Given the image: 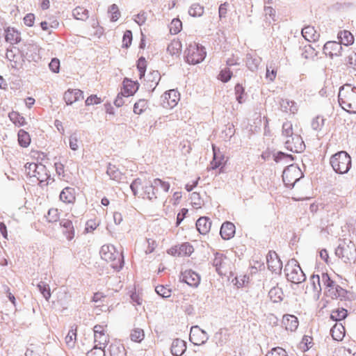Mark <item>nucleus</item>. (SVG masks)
<instances>
[{
	"label": "nucleus",
	"mask_w": 356,
	"mask_h": 356,
	"mask_svg": "<svg viewBox=\"0 0 356 356\" xmlns=\"http://www.w3.org/2000/svg\"><path fill=\"white\" fill-rule=\"evenodd\" d=\"M9 118L17 127L24 126L26 123L25 118L16 111L10 112Z\"/></svg>",
	"instance_id": "39"
},
{
	"label": "nucleus",
	"mask_w": 356,
	"mask_h": 356,
	"mask_svg": "<svg viewBox=\"0 0 356 356\" xmlns=\"http://www.w3.org/2000/svg\"><path fill=\"white\" fill-rule=\"evenodd\" d=\"M211 227V222L207 217H201L196 222V227L198 232L202 234H207Z\"/></svg>",
	"instance_id": "28"
},
{
	"label": "nucleus",
	"mask_w": 356,
	"mask_h": 356,
	"mask_svg": "<svg viewBox=\"0 0 356 356\" xmlns=\"http://www.w3.org/2000/svg\"><path fill=\"white\" fill-rule=\"evenodd\" d=\"M107 174L111 178L117 181H121L124 179V175L119 170L115 165L109 164L107 168Z\"/></svg>",
	"instance_id": "32"
},
{
	"label": "nucleus",
	"mask_w": 356,
	"mask_h": 356,
	"mask_svg": "<svg viewBox=\"0 0 356 356\" xmlns=\"http://www.w3.org/2000/svg\"><path fill=\"white\" fill-rule=\"evenodd\" d=\"M277 69L274 67H267L266 77L270 81H273L277 76Z\"/></svg>",
	"instance_id": "63"
},
{
	"label": "nucleus",
	"mask_w": 356,
	"mask_h": 356,
	"mask_svg": "<svg viewBox=\"0 0 356 356\" xmlns=\"http://www.w3.org/2000/svg\"><path fill=\"white\" fill-rule=\"evenodd\" d=\"M236 259L227 254L217 252L214 255L213 264L220 275L232 276L235 269Z\"/></svg>",
	"instance_id": "2"
},
{
	"label": "nucleus",
	"mask_w": 356,
	"mask_h": 356,
	"mask_svg": "<svg viewBox=\"0 0 356 356\" xmlns=\"http://www.w3.org/2000/svg\"><path fill=\"white\" fill-rule=\"evenodd\" d=\"M348 316V311L344 308L339 307L332 311L330 318L336 321L343 320Z\"/></svg>",
	"instance_id": "37"
},
{
	"label": "nucleus",
	"mask_w": 356,
	"mask_h": 356,
	"mask_svg": "<svg viewBox=\"0 0 356 356\" xmlns=\"http://www.w3.org/2000/svg\"><path fill=\"white\" fill-rule=\"evenodd\" d=\"M132 42V33L129 30H127L124 33L123 38H122V47L125 48H128Z\"/></svg>",
	"instance_id": "58"
},
{
	"label": "nucleus",
	"mask_w": 356,
	"mask_h": 356,
	"mask_svg": "<svg viewBox=\"0 0 356 356\" xmlns=\"http://www.w3.org/2000/svg\"><path fill=\"white\" fill-rule=\"evenodd\" d=\"M147 67V61L144 58H140L137 63V69L139 72V77L141 79L145 73Z\"/></svg>",
	"instance_id": "55"
},
{
	"label": "nucleus",
	"mask_w": 356,
	"mask_h": 356,
	"mask_svg": "<svg viewBox=\"0 0 356 356\" xmlns=\"http://www.w3.org/2000/svg\"><path fill=\"white\" fill-rule=\"evenodd\" d=\"M31 139L29 134L24 129L18 132V143L22 147H27L31 143Z\"/></svg>",
	"instance_id": "36"
},
{
	"label": "nucleus",
	"mask_w": 356,
	"mask_h": 356,
	"mask_svg": "<svg viewBox=\"0 0 356 356\" xmlns=\"http://www.w3.org/2000/svg\"><path fill=\"white\" fill-rule=\"evenodd\" d=\"M153 186L161 188L163 192H168L170 189V185L168 181H163L160 179H155L153 181Z\"/></svg>",
	"instance_id": "52"
},
{
	"label": "nucleus",
	"mask_w": 356,
	"mask_h": 356,
	"mask_svg": "<svg viewBox=\"0 0 356 356\" xmlns=\"http://www.w3.org/2000/svg\"><path fill=\"white\" fill-rule=\"evenodd\" d=\"M108 12L111 14V20L112 22H116L121 15L119 8L116 4H112L109 8Z\"/></svg>",
	"instance_id": "54"
},
{
	"label": "nucleus",
	"mask_w": 356,
	"mask_h": 356,
	"mask_svg": "<svg viewBox=\"0 0 356 356\" xmlns=\"http://www.w3.org/2000/svg\"><path fill=\"white\" fill-rule=\"evenodd\" d=\"M46 218L49 222H57L60 218V213L56 208H51L48 211Z\"/></svg>",
	"instance_id": "48"
},
{
	"label": "nucleus",
	"mask_w": 356,
	"mask_h": 356,
	"mask_svg": "<svg viewBox=\"0 0 356 356\" xmlns=\"http://www.w3.org/2000/svg\"><path fill=\"white\" fill-rule=\"evenodd\" d=\"M73 16L78 20H86L88 17V11L83 7L77 6L72 11Z\"/></svg>",
	"instance_id": "40"
},
{
	"label": "nucleus",
	"mask_w": 356,
	"mask_h": 356,
	"mask_svg": "<svg viewBox=\"0 0 356 356\" xmlns=\"http://www.w3.org/2000/svg\"><path fill=\"white\" fill-rule=\"evenodd\" d=\"M302 129L296 124V134L287 138L285 142L286 149L293 152H301L305 149V145L301 137Z\"/></svg>",
	"instance_id": "8"
},
{
	"label": "nucleus",
	"mask_w": 356,
	"mask_h": 356,
	"mask_svg": "<svg viewBox=\"0 0 356 356\" xmlns=\"http://www.w3.org/2000/svg\"><path fill=\"white\" fill-rule=\"evenodd\" d=\"M75 191L71 187H65L60 194V200L64 203L70 204L75 201Z\"/></svg>",
	"instance_id": "27"
},
{
	"label": "nucleus",
	"mask_w": 356,
	"mask_h": 356,
	"mask_svg": "<svg viewBox=\"0 0 356 356\" xmlns=\"http://www.w3.org/2000/svg\"><path fill=\"white\" fill-rule=\"evenodd\" d=\"M139 83L130 79L125 78L122 82L121 92L124 97H129L133 96L138 90Z\"/></svg>",
	"instance_id": "16"
},
{
	"label": "nucleus",
	"mask_w": 356,
	"mask_h": 356,
	"mask_svg": "<svg viewBox=\"0 0 356 356\" xmlns=\"http://www.w3.org/2000/svg\"><path fill=\"white\" fill-rule=\"evenodd\" d=\"M155 291L163 298H168L172 293V290L168 285H159L156 287Z\"/></svg>",
	"instance_id": "46"
},
{
	"label": "nucleus",
	"mask_w": 356,
	"mask_h": 356,
	"mask_svg": "<svg viewBox=\"0 0 356 356\" xmlns=\"http://www.w3.org/2000/svg\"><path fill=\"white\" fill-rule=\"evenodd\" d=\"M205 56L204 47L196 43L190 44L186 50V61L191 65L201 63Z\"/></svg>",
	"instance_id": "7"
},
{
	"label": "nucleus",
	"mask_w": 356,
	"mask_h": 356,
	"mask_svg": "<svg viewBox=\"0 0 356 356\" xmlns=\"http://www.w3.org/2000/svg\"><path fill=\"white\" fill-rule=\"evenodd\" d=\"M76 328H72L69 330L67 334L65 337V341L68 346L72 347L76 341Z\"/></svg>",
	"instance_id": "51"
},
{
	"label": "nucleus",
	"mask_w": 356,
	"mask_h": 356,
	"mask_svg": "<svg viewBox=\"0 0 356 356\" xmlns=\"http://www.w3.org/2000/svg\"><path fill=\"white\" fill-rule=\"evenodd\" d=\"M321 282L327 296L334 299L341 294L343 289L331 280L327 273H322Z\"/></svg>",
	"instance_id": "10"
},
{
	"label": "nucleus",
	"mask_w": 356,
	"mask_h": 356,
	"mask_svg": "<svg viewBox=\"0 0 356 356\" xmlns=\"http://www.w3.org/2000/svg\"><path fill=\"white\" fill-rule=\"evenodd\" d=\"M189 338L194 345L200 346L207 341L208 335L206 332L198 326H193L191 329Z\"/></svg>",
	"instance_id": "14"
},
{
	"label": "nucleus",
	"mask_w": 356,
	"mask_h": 356,
	"mask_svg": "<svg viewBox=\"0 0 356 356\" xmlns=\"http://www.w3.org/2000/svg\"><path fill=\"white\" fill-rule=\"evenodd\" d=\"M233 75L232 72L229 67L222 69L218 76V79L222 82L227 83L229 81Z\"/></svg>",
	"instance_id": "44"
},
{
	"label": "nucleus",
	"mask_w": 356,
	"mask_h": 356,
	"mask_svg": "<svg viewBox=\"0 0 356 356\" xmlns=\"http://www.w3.org/2000/svg\"><path fill=\"white\" fill-rule=\"evenodd\" d=\"M6 41L12 44H17L21 41L20 33L14 28L8 27L5 30Z\"/></svg>",
	"instance_id": "25"
},
{
	"label": "nucleus",
	"mask_w": 356,
	"mask_h": 356,
	"mask_svg": "<svg viewBox=\"0 0 356 356\" xmlns=\"http://www.w3.org/2000/svg\"><path fill=\"white\" fill-rule=\"evenodd\" d=\"M105 347H100L95 345L94 348L91 349L87 354L88 356H105Z\"/></svg>",
	"instance_id": "56"
},
{
	"label": "nucleus",
	"mask_w": 356,
	"mask_h": 356,
	"mask_svg": "<svg viewBox=\"0 0 356 356\" xmlns=\"http://www.w3.org/2000/svg\"><path fill=\"white\" fill-rule=\"evenodd\" d=\"M302 35L309 42H316L320 38V33L312 26H307L302 29Z\"/></svg>",
	"instance_id": "24"
},
{
	"label": "nucleus",
	"mask_w": 356,
	"mask_h": 356,
	"mask_svg": "<svg viewBox=\"0 0 356 356\" xmlns=\"http://www.w3.org/2000/svg\"><path fill=\"white\" fill-rule=\"evenodd\" d=\"M37 287L45 300L48 301L51 296L49 285L44 282L41 281L38 284Z\"/></svg>",
	"instance_id": "38"
},
{
	"label": "nucleus",
	"mask_w": 356,
	"mask_h": 356,
	"mask_svg": "<svg viewBox=\"0 0 356 356\" xmlns=\"http://www.w3.org/2000/svg\"><path fill=\"white\" fill-rule=\"evenodd\" d=\"M147 108V102L145 99H139L134 106V112L140 115Z\"/></svg>",
	"instance_id": "47"
},
{
	"label": "nucleus",
	"mask_w": 356,
	"mask_h": 356,
	"mask_svg": "<svg viewBox=\"0 0 356 356\" xmlns=\"http://www.w3.org/2000/svg\"><path fill=\"white\" fill-rule=\"evenodd\" d=\"M109 353L111 356H127V351L124 345L119 341H114L110 346Z\"/></svg>",
	"instance_id": "26"
},
{
	"label": "nucleus",
	"mask_w": 356,
	"mask_h": 356,
	"mask_svg": "<svg viewBox=\"0 0 356 356\" xmlns=\"http://www.w3.org/2000/svg\"><path fill=\"white\" fill-rule=\"evenodd\" d=\"M180 95L176 90H170L161 97V104L165 108H172L179 102Z\"/></svg>",
	"instance_id": "13"
},
{
	"label": "nucleus",
	"mask_w": 356,
	"mask_h": 356,
	"mask_svg": "<svg viewBox=\"0 0 356 356\" xmlns=\"http://www.w3.org/2000/svg\"><path fill=\"white\" fill-rule=\"evenodd\" d=\"M284 271L286 279L292 283L300 284L305 280V275L296 259L287 262Z\"/></svg>",
	"instance_id": "6"
},
{
	"label": "nucleus",
	"mask_w": 356,
	"mask_h": 356,
	"mask_svg": "<svg viewBox=\"0 0 356 356\" xmlns=\"http://www.w3.org/2000/svg\"><path fill=\"white\" fill-rule=\"evenodd\" d=\"M94 343L96 346L106 347L110 340L106 323L95 325L93 327Z\"/></svg>",
	"instance_id": "9"
},
{
	"label": "nucleus",
	"mask_w": 356,
	"mask_h": 356,
	"mask_svg": "<svg viewBox=\"0 0 356 356\" xmlns=\"http://www.w3.org/2000/svg\"><path fill=\"white\" fill-rule=\"evenodd\" d=\"M296 134V125L293 127L290 121L285 122L282 125V134L287 138Z\"/></svg>",
	"instance_id": "42"
},
{
	"label": "nucleus",
	"mask_w": 356,
	"mask_h": 356,
	"mask_svg": "<svg viewBox=\"0 0 356 356\" xmlns=\"http://www.w3.org/2000/svg\"><path fill=\"white\" fill-rule=\"evenodd\" d=\"M188 12L193 17H200L203 14L204 8L200 5H193L190 8Z\"/></svg>",
	"instance_id": "57"
},
{
	"label": "nucleus",
	"mask_w": 356,
	"mask_h": 356,
	"mask_svg": "<svg viewBox=\"0 0 356 356\" xmlns=\"http://www.w3.org/2000/svg\"><path fill=\"white\" fill-rule=\"evenodd\" d=\"M102 102L101 98L97 97L96 95H92L89 96L85 103L86 106H92L95 104H99Z\"/></svg>",
	"instance_id": "64"
},
{
	"label": "nucleus",
	"mask_w": 356,
	"mask_h": 356,
	"mask_svg": "<svg viewBox=\"0 0 356 356\" xmlns=\"http://www.w3.org/2000/svg\"><path fill=\"white\" fill-rule=\"evenodd\" d=\"M181 280L188 285L196 287L200 282V277L195 272L191 270H186L181 274Z\"/></svg>",
	"instance_id": "20"
},
{
	"label": "nucleus",
	"mask_w": 356,
	"mask_h": 356,
	"mask_svg": "<svg viewBox=\"0 0 356 356\" xmlns=\"http://www.w3.org/2000/svg\"><path fill=\"white\" fill-rule=\"evenodd\" d=\"M330 164L336 172L344 174L351 168V158L346 152L341 151L331 157Z\"/></svg>",
	"instance_id": "5"
},
{
	"label": "nucleus",
	"mask_w": 356,
	"mask_h": 356,
	"mask_svg": "<svg viewBox=\"0 0 356 356\" xmlns=\"http://www.w3.org/2000/svg\"><path fill=\"white\" fill-rule=\"evenodd\" d=\"M310 281L315 291L318 292L321 290V277L318 275H313L310 278Z\"/></svg>",
	"instance_id": "53"
},
{
	"label": "nucleus",
	"mask_w": 356,
	"mask_h": 356,
	"mask_svg": "<svg viewBox=\"0 0 356 356\" xmlns=\"http://www.w3.org/2000/svg\"><path fill=\"white\" fill-rule=\"evenodd\" d=\"M193 252L194 248L188 242L174 245L167 250L168 254L179 257H190Z\"/></svg>",
	"instance_id": "12"
},
{
	"label": "nucleus",
	"mask_w": 356,
	"mask_h": 356,
	"mask_svg": "<svg viewBox=\"0 0 356 356\" xmlns=\"http://www.w3.org/2000/svg\"><path fill=\"white\" fill-rule=\"evenodd\" d=\"M62 233L68 241H71L74 238L75 229L73 223L70 220H64L60 222Z\"/></svg>",
	"instance_id": "23"
},
{
	"label": "nucleus",
	"mask_w": 356,
	"mask_h": 356,
	"mask_svg": "<svg viewBox=\"0 0 356 356\" xmlns=\"http://www.w3.org/2000/svg\"><path fill=\"white\" fill-rule=\"evenodd\" d=\"M168 51L172 56H179L182 50V44L179 40L175 39L171 41L167 48Z\"/></svg>",
	"instance_id": "33"
},
{
	"label": "nucleus",
	"mask_w": 356,
	"mask_h": 356,
	"mask_svg": "<svg viewBox=\"0 0 356 356\" xmlns=\"http://www.w3.org/2000/svg\"><path fill=\"white\" fill-rule=\"evenodd\" d=\"M266 260L269 270L273 272H278L281 270L282 268V263L275 252L270 251L267 254Z\"/></svg>",
	"instance_id": "18"
},
{
	"label": "nucleus",
	"mask_w": 356,
	"mask_h": 356,
	"mask_svg": "<svg viewBox=\"0 0 356 356\" xmlns=\"http://www.w3.org/2000/svg\"><path fill=\"white\" fill-rule=\"evenodd\" d=\"M236 232V227L234 223L227 221L222 223L220 234L224 240H229L234 237Z\"/></svg>",
	"instance_id": "22"
},
{
	"label": "nucleus",
	"mask_w": 356,
	"mask_h": 356,
	"mask_svg": "<svg viewBox=\"0 0 356 356\" xmlns=\"http://www.w3.org/2000/svg\"><path fill=\"white\" fill-rule=\"evenodd\" d=\"M330 332L333 339L339 341H341L345 336V327L342 323H335L332 327Z\"/></svg>",
	"instance_id": "31"
},
{
	"label": "nucleus",
	"mask_w": 356,
	"mask_h": 356,
	"mask_svg": "<svg viewBox=\"0 0 356 356\" xmlns=\"http://www.w3.org/2000/svg\"><path fill=\"white\" fill-rule=\"evenodd\" d=\"M212 149L213 152V160L211 161L209 165V169L216 170L218 168L222 169L225 167L227 160L224 156L219 150L216 149V147L214 145H212Z\"/></svg>",
	"instance_id": "17"
},
{
	"label": "nucleus",
	"mask_w": 356,
	"mask_h": 356,
	"mask_svg": "<svg viewBox=\"0 0 356 356\" xmlns=\"http://www.w3.org/2000/svg\"><path fill=\"white\" fill-rule=\"evenodd\" d=\"M157 188L153 186V182L149 186H147L145 191V198L152 200L154 199L157 198Z\"/></svg>",
	"instance_id": "49"
},
{
	"label": "nucleus",
	"mask_w": 356,
	"mask_h": 356,
	"mask_svg": "<svg viewBox=\"0 0 356 356\" xmlns=\"http://www.w3.org/2000/svg\"><path fill=\"white\" fill-rule=\"evenodd\" d=\"M234 90H235L236 100L238 101V102L239 104H241L243 95L245 92V89H244L243 86L240 83H237L235 86Z\"/></svg>",
	"instance_id": "59"
},
{
	"label": "nucleus",
	"mask_w": 356,
	"mask_h": 356,
	"mask_svg": "<svg viewBox=\"0 0 356 356\" xmlns=\"http://www.w3.org/2000/svg\"><path fill=\"white\" fill-rule=\"evenodd\" d=\"M24 168L26 175L35 179L42 186L47 185L51 179L46 166L42 163H27Z\"/></svg>",
	"instance_id": "3"
},
{
	"label": "nucleus",
	"mask_w": 356,
	"mask_h": 356,
	"mask_svg": "<svg viewBox=\"0 0 356 356\" xmlns=\"http://www.w3.org/2000/svg\"><path fill=\"white\" fill-rule=\"evenodd\" d=\"M324 54L331 58L339 57L341 55L342 47L340 43L335 41L327 42L323 47Z\"/></svg>",
	"instance_id": "15"
},
{
	"label": "nucleus",
	"mask_w": 356,
	"mask_h": 356,
	"mask_svg": "<svg viewBox=\"0 0 356 356\" xmlns=\"http://www.w3.org/2000/svg\"><path fill=\"white\" fill-rule=\"evenodd\" d=\"M100 255L103 260L110 264L112 268L119 270L122 267V254L113 245H104L101 248Z\"/></svg>",
	"instance_id": "4"
},
{
	"label": "nucleus",
	"mask_w": 356,
	"mask_h": 356,
	"mask_svg": "<svg viewBox=\"0 0 356 356\" xmlns=\"http://www.w3.org/2000/svg\"><path fill=\"white\" fill-rule=\"evenodd\" d=\"M250 277L247 275H240L236 276L234 279V284L238 288H242L246 286L249 283Z\"/></svg>",
	"instance_id": "50"
},
{
	"label": "nucleus",
	"mask_w": 356,
	"mask_h": 356,
	"mask_svg": "<svg viewBox=\"0 0 356 356\" xmlns=\"http://www.w3.org/2000/svg\"><path fill=\"white\" fill-rule=\"evenodd\" d=\"M302 172L296 165H290L284 169L282 174V179L287 186H293L302 177Z\"/></svg>",
	"instance_id": "11"
},
{
	"label": "nucleus",
	"mask_w": 356,
	"mask_h": 356,
	"mask_svg": "<svg viewBox=\"0 0 356 356\" xmlns=\"http://www.w3.org/2000/svg\"><path fill=\"white\" fill-rule=\"evenodd\" d=\"M280 107L282 111L286 113H291L292 114L297 113L298 106L294 101L287 99H282L280 102Z\"/></svg>",
	"instance_id": "30"
},
{
	"label": "nucleus",
	"mask_w": 356,
	"mask_h": 356,
	"mask_svg": "<svg viewBox=\"0 0 356 356\" xmlns=\"http://www.w3.org/2000/svg\"><path fill=\"white\" fill-rule=\"evenodd\" d=\"M266 356H288V354L284 348L276 347L271 349Z\"/></svg>",
	"instance_id": "60"
},
{
	"label": "nucleus",
	"mask_w": 356,
	"mask_h": 356,
	"mask_svg": "<svg viewBox=\"0 0 356 356\" xmlns=\"http://www.w3.org/2000/svg\"><path fill=\"white\" fill-rule=\"evenodd\" d=\"M264 12L266 18L272 19L273 21L276 20V11L272 6H265Z\"/></svg>",
	"instance_id": "62"
},
{
	"label": "nucleus",
	"mask_w": 356,
	"mask_h": 356,
	"mask_svg": "<svg viewBox=\"0 0 356 356\" xmlns=\"http://www.w3.org/2000/svg\"><path fill=\"white\" fill-rule=\"evenodd\" d=\"M106 298V296L103 293L97 292L94 293L92 301L100 306L104 302Z\"/></svg>",
	"instance_id": "61"
},
{
	"label": "nucleus",
	"mask_w": 356,
	"mask_h": 356,
	"mask_svg": "<svg viewBox=\"0 0 356 356\" xmlns=\"http://www.w3.org/2000/svg\"><path fill=\"white\" fill-rule=\"evenodd\" d=\"M299 325L298 318L294 315H284L282 320V325L286 330L294 332Z\"/></svg>",
	"instance_id": "21"
},
{
	"label": "nucleus",
	"mask_w": 356,
	"mask_h": 356,
	"mask_svg": "<svg viewBox=\"0 0 356 356\" xmlns=\"http://www.w3.org/2000/svg\"><path fill=\"white\" fill-rule=\"evenodd\" d=\"M145 337L144 331L140 328L134 329L130 334L131 341L134 342H140Z\"/></svg>",
	"instance_id": "43"
},
{
	"label": "nucleus",
	"mask_w": 356,
	"mask_h": 356,
	"mask_svg": "<svg viewBox=\"0 0 356 356\" xmlns=\"http://www.w3.org/2000/svg\"><path fill=\"white\" fill-rule=\"evenodd\" d=\"M186 350V345L184 341L177 339L173 341L171 346V353L175 356L181 355Z\"/></svg>",
	"instance_id": "29"
},
{
	"label": "nucleus",
	"mask_w": 356,
	"mask_h": 356,
	"mask_svg": "<svg viewBox=\"0 0 356 356\" xmlns=\"http://www.w3.org/2000/svg\"><path fill=\"white\" fill-rule=\"evenodd\" d=\"M339 102L343 109L350 113H356V87L343 85L339 90Z\"/></svg>",
	"instance_id": "1"
},
{
	"label": "nucleus",
	"mask_w": 356,
	"mask_h": 356,
	"mask_svg": "<svg viewBox=\"0 0 356 356\" xmlns=\"http://www.w3.org/2000/svg\"><path fill=\"white\" fill-rule=\"evenodd\" d=\"M338 38L340 41V44H343L346 46L352 44L354 42V37L352 33L346 30L340 31L338 33Z\"/></svg>",
	"instance_id": "34"
},
{
	"label": "nucleus",
	"mask_w": 356,
	"mask_h": 356,
	"mask_svg": "<svg viewBox=\"0 0 356 356\" xmlns=\"http://www.w3.org/2000/svg\"><path fill=\"white\" fill-rule=\"evenodd\" d=\"M63 98L67 104L71 105L82 100L83 99V92L79 89L70 88L65 92Z\"/></svg>",
	"instance_id": "19"
},
{
	"label": "nucleus",
	"mask_w": 356,
	"mask_h": 356,
	"mask_svg": "<svg viewBox=\"0 0 356 356\" xmlns=\"http://www.w3.org/2000/svg\"><path fill=\"white\" fill-rule=\"evenodd\" d=\"M100 220L97 218L88 220L85 226L84 233H92L99 225Z\"/></svg>",
	"instance_id": "41"
},
{
	"label": "nucleus",
	"mask_w": 356,
	"mask_h": 356,
	"mask_svg": "<svg viewBox=\"0 0 356 356\" xmlns=\"http://www.w3.org/2000/svg\"><path fill=\"white\" fill-rule=\"evenodd\" d=\"M268 295H269L270 300L274 302H281L284 298L283 291L279 286L273 287L270 290Z\"/></svg>",
	"instance_id": "35"
},
{
	"label": "nucleus",
	"mask_w": 356,
	"mask_h": 356,
	"mask_svg": "<svg viewBox=\"0 0 356 356\" xmlns=\"http://www.w3.org/2000/svg\"><path fill=\"white\" fill-rule=\"evenodd\" d=\"M170 31L172 34H177L182 29V23L180 19L175 18L170 22Z\"/></svg>",
	"instance_id": "45"
}]
</instances>
